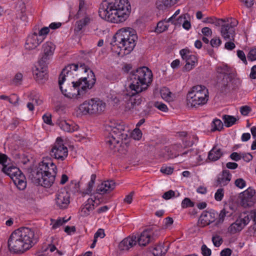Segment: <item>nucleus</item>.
Instances as JSON below:
<instances>
[{
  "label": "nucleus",
  "instance_id": "12",
  "mask_svg": "<svg viewBox=\"0 0 256 256\" xmlns=\"http://www.w3.org/2000/svg\"><path fill=\"white\" fill-rule=\"evenodd\" d=\"M56 46L54 44L47 42L42 45V57L38 60V64H48L49 60L52 58Z\"/></svg>",
  "mask_w": 256,
  "mask_h": 256
},
{
  "label": "nucleus",
  "instance_id": "13",
  "mask_svg": "<svg viewBox=\"0 0 256 256\" xmlns=\"http://www.w3.org/2000/svg\"><path fill=\"white\" fill-rule=\"evenodd\" d=\"M36 172V169L32 171V176L36 184L45 188H49L54 184L56 176L44 172V174H42V178L40 176L38 178V177H36V175L38 174Z\"/></svg>",
  "mask_w": 256,
  "mask_h": 256
},
{
  "label": "nucleus",
  "instance_id": "29",
  "mask_svg": "<svg viewBox=\"0 0 256 256\" xmlns=\"http://www.w3.org/2000/svg\"><path fill=\"white\" fill-rule=\"evenodd\" d=\"M2 170L6 175L8 176L12 180L14 178L17 177L19 174H21V173H22L21 170L17 167L8 166L6 165H4Z\"/></svg>",
  "mask_w": 256,
  "mask_h": 256
},
{
  "label": "nucleus",
  "instance_id": "20",
  "mask_svg": "<svg viewBox=\"0 0 256 256\" xmlns=\"http://www.w3.org/2000/svg\"><path fill=\"white\" fill-rule=\"evenodd\" d=\"M48 64H38V67L33 72L34 78L38 83H43L48 78Z\"/></svg>",
  "mask_w": 256,
  "mask_h": 256
},
{
  "label": "nucleus",
  "instance_id": "18",
  "mask_svg": "<svg viewBox=\"0 0 256 256\" xmlns=\"http://www.w3.org/2000/svg\"><path fill=\"white\" fill-rule=\"evenodd\" d=\"M180 54L182 58L186 60V64L184 66L186 70L190 71L192 69L197 62L196 57L194 55L190 54L189 51L186 49L180 50Z\"/></svg>",
  "mask_w": 256,
  "mask_h": 256
},
{
  "label": "nucleus",
  "instance_id": "50",
  "mask_svg": "<svg viewBox=\"0 0 256 256\" xmlns=\"http://www.w3.org/2000/svg\"><path fill=\"white\" fill-rule=\"evenodd\" d=\"M222 44V41L220 38H214L210 41V44L213 48H218Z\"/></svg>",
  "mask_w": 256,
  "mask_h": 256
},
{
  "label": "nucleus",
  "instance_id": "1",
  "mask_svg": "<svg viewBox=\"0 0 256 256\" xmlns=\"http://www.w3.org/2000/svg\"><path fill=\"white\" fill-rule=\"evenodd\" d=\"M58 79L62 94L70 98H83L96 82L94 72L82 63L72 64L65 66Z\"/></svg>",
  "mask_w": 256,
  "mask_h": 256
},
{
  "label": "nucleus",
  "instance_id": "53",
  "mask_svg": "<svg viewBox=\"0 0 256 256\" xmlns=\"http://www.w3.org/2000/svg\"><path fill=\"white\" fill-rule=\"evenodd\" d=\"M201 250L204 256H210L211 255L212 251L210 249L208 248L204 244L202 246Z\"/></svg>",
  "mask_w": 256,
  "mask_h": 256
},
{
  "label": "nucleus",
  "instance_id": "26",
  "mask_svg": "<svg viewBox=\"0 0 256 256\" xmlns=\"http://www.w3.org/2000/svg\"><path fill=\"white\" fill-rule=\"evenodd\" d=\"M137 238L136 236H132L125 238L120 243L119 248L121 250H128L136 244Z\"/></svg>",
  "mask_w": 256,
  "mask_h": 256
},
{
  "label": "nucleus",
  "instance_id": "47",
  "mask_svg": "<svg viewBox=\"0 0 256 256\" xmlns=\"http://www.w3.org/2000/svg\"><path fill=\"white\" fill-rule=\"evenodd\" d=\"M69 220L70 218L66 220H62L61 218L58 219L56 220H52V229H56L58 228H59L60 226Z\"/></svg>",
  "mask_w": 256,
  "mask_h": 256
},
{
  "label": "nucleus",
  "instance_id": "24",
  "mask_svg": "<svg viewBox=\"0 0 256 256\" xmlns=\"http://www.w3.org/2000/svg\"><path fill=\"white\" fill-rule=\"evenodd\" d=\"M232 175L228 170H223L222 173L217 176L216 186H226L230 181Z\"/></svg>",
  "mask_w": 256,
  "mask_h": 256
},
{
  "label": "nucleus",
  "instance_id": "27",
  "mask_svg": "<svg viewBox=\"0 0 256 256\" xmlns=\"http://www.w3.org/2000/svg\"><path fill=\"white\" fill-rule=\"evenodd\" d=\"M228 208L230 210V211H228V208L224 206L220 211V213L218 214V218H216V222L215 223L216 226H218L222 224L224 222L226 217H230L232 215L233 213L234 212V209L231 206H229Z\"/></svg>",
  "mask_w": 256,
  "mask_h": 256
},
{
  "label": "nucleus",
  "instance_id": "64",
  "mask_svg": "<svg viewBox=\"0 0 256 256\" xmlns=\"http://www.w3.org/2000/svg\"><path fill=\"white\" fill-rule=\"evenodd\" d=\"M252 158V156L250 153H242V158L246 162L250 161Z\"/></svg>",
  "mask_w": 256,
  "mask_h": 256
},
{
  "label": "nucleus",
  "instance_id": "61",
  "mask_svg": "<svg viewBox=\"0 0 256 256\" xmlns=\"http://www.w3.org/2000/svg\"><path fill=\"white\" fill-rule=\"evenodd\" d=\"M202 34L206 36H210L212 35V30L208 27H204L202 29Z\"/></svg>",
  "mask_w": 256,
  "mask_h": 256
},
{
  "label": "nucleus",
  "instance_id": "7",
  "mask_svg": "<svg viewBox=\"0 0 256 256\" xmlns=\"http://www.w3.org/2000/svg\"><path fill=\"white\" fill-rule=\"evenodd\" d=\"M251 219L254 222L253 229L256 231V210H254L241 213L236 222L228 228V232L234 234L241 231Z\"/></svg>",
  "mask_w": 256,
  "mask_h": 256
},
{
  "label": "nucleus",
  "instance_id": "44",
  "mask_svg": "<svg viewBox=\"0 0 256 256\" xmlns=\"http://www.w3.org/2000/svg\"><path fill=\"white\" fill-rule=\"evenodd\" d=\"M212 242L215 246L219 247L222 244L223 240L220 236L216 235L212 236Z\"/></svg>",
  "mask_w": 256,
  "mask_h": 256
},
{
  "label": "nucleus",
  "instance_id": "41",
  "mask_svg": "<svg viewBox=\"0 0 256 256\" xmlns=\"http://www.w3.org/2000/svg\"><path fill=\"white\" fill-rule=\"evenodd\" d=\"M96 178V174H92L90 177V180L88 182L87 188L86 190V194H90L92 192Z\"/></svg>",
  "mask_w": 256,
  "mask_h": 256
},
{
  "label": "nucleus",
  "instance_id": "6",
  "mask_svg": "<svg viewBox=\"0 0 256 256\" xmlns=\"http://www.w3.org/2000/svg\"><path fill=\"white\" fill-rule=\"evenodd\" d=\"M208 99V90L202 85L192 86L186 96L188 104L194 108H198L206 104Z\"/></svg>",
  "mask_w": 256,
  "mask_h": 256
},
{
  "label": "nucleus",
  "instance_id": "49",
  "mask_svg": "<svg viewBox=\"0 0 256 256\" xmlns=\"http://www.w3.org/2000/svg\"><path fill=\"white\" fill-rule=\"evenodd\" d=\"M224 195V189L222 188H218L214 194V198L216 201H221L223 198Z\"/></svg>",
  "mask_w": 256,
  "mask_h": 256
},
{
  "label": "nucleus",
  "instance_id": "21",
  "mask_svg": "<svg viewBox=\"0 0 256 256\" xmlns=\"http://www.w3.org/2000/svg\"><path fill=\"white\" fill-rule=\"evenodd\" d=\"M220 33L226 40H234L236 35L235 28L230 24L222 25Z\"/></svg>",
  "mask_w": 256,
  "mask_h": 256
},
{
  "label": "nucleus",
  "instance_id": "52",
  "mask_svg": "<svg viewBox=\"0 0 256 256\" xmlns=\"http://www.w3.org/2000/svg\"><path fill=\"white\" fill-rule=\"evenodd\" d=\"M132 135L134 139L139 140L142 138V132L140 129L136 128L132 132Z\"/></svg>",
  "mask_w": 256,
  "mask_h": 256
},
{
  "label": "nucleus",
  "instance_id": "42",
  "mask_svg": "<svg viewBox=\"0 0 256 256\" xmlns=\"http://www.w3.org/2000/svg\"><path fill=\"white\" fill-rule=\"evenodd\" d=\"M87 10V6L84 2V0H79L78 10L77 12V17L79 18L82 14H84V11Z\"/></svg>",
  "mask_w": 256,
  "mask_h": 256
},
{
  "label": "nucleus",
  "instance_id": "9",
  "mask_svg": "<svg viewBox=\"0 0 256 256\" xmlns=\"http://www.w3.org/2000/svg\"><path fill=\"white\" fill-rule=\"evenodd\" d=\"M110 6L120 22H124L128 17L131 6L128 0H108Z\"/></svg>",
  "mask_w": 256,
  "mask_h": 256
},
{
  "label": "nucleus",
  "instance_id": "35",
  "mask_svg": "<svg viewBox=\"0 0 256 256\" xmlns=\"http://www.w3.org/2000/svg\"><path fill=\"white\" fill-rule=\"evenodd\" d=\"M168 22H167V20H162L159 22L157 24L155 32L157 33L160 34L166 30L169 26Z\"/></svg>",
  "mask_w": 256,
  "mask_h": 256
},
{
  "label": "nucleus",
  "instance_id": "33",
  "mask_svg": "<svg viewBox=\"0 0 256 256\" xmlns=\"http://www.w3.org/2000/svg\"><path fill=\"white\" fill-rule=\"evenodd\" d=\"M13 182L18 188L20 190H24L26 186V178L24 175L22 173L17 177L14 178Z\"/></svg>",
  "mask_w": 256,
  "mask_h": 256
},
{
  "label": "nucleus",
  "instance_id": "25",
  "mask_svg": "<svg viewBox=\"0 0 256 256\" xmlns=\"http://www.w3.org/2000/svg\"><path fill=\"white\" fill-rule=\"evenodd\" d=\"M115 186L116 183L113 180L104 181L97 186L96 192L99 194H104L112 190Z\"/></svg>",
  "mask_w": 256,
  "mask_h": 256
},
{
  "label": "nucleus",
  "instance_id": "37",
  "mask_svg": "<svg viewBox=\"0 0 256 256\" xmlns=\"http://www.w3.org/2000/svg\"><path fill=\"white\" fill-rule=\"evenodd\" d=\"M146 230L147 231H148V233L150 234V237L152 242L155 240L160 235V230L159 228H156L154 227H152Z\"/></svg>",
  "mask_w": 256,
  "mask_h": 256
},
{
  "label": "nucleus",
  "instance_id": "43",
  "mask_svg": "<svg viewBox=\"0 0 256 256\" xmlns=\"http://www.w3.org/2000/svg\"><path fill=\"white\" fill-rule=\"evenodd\" d=\"M49 32V28L46 26L42 28L40 30H38V32L37 33L38 37L42 38L43 41L46 38V36L48 34Z\"/></svg>",
  "mask_w": 256,
  "mask_h": 256
},
{
  "label": "nucleus",
  "instance_id": "58",
  "mask_svg": "<svg viewBox=\"0 0 256 256\" xmlns=\"http://www.w3.org/2000/svg\"><path fill=\"white\" fill-rule=\"evenodd\" d=\"M105 236L106 234L104 233V230L102 228H99L95 233L94 238L96 240H97L98 238H102Z\"/></svg>",
  "mask_w": 256,
  "mask_h": 256
},
{
  "label": "nucleus",
  "instance_id": "56",
  "mask_svg": "<svg viewBox=\"0 0 256 256\" xmlns=\"http://www.w3.org/2000/svg\"><path fill=\"white\" fill-rule=\"evenodd\" d=\"M44 122L49 125H53L52 120V116L49 113H46L42 116Z\"/></svg>",
  "mask_w": 256,
  "mask_h": 256
},
{
  "label": "nucleus",
  "instance_id": "63",
  "mask_svg": "<svg viewBox=\"0 0 256 256\" xmlns=\"http://www.w3.org/2000/svg\"><path fill=\"white\" fill-rule=\"evenodd\" d=\"M230 158L232 160L234 161H238L242 158V154H238L236 152H233L230 155Z\"/></svg>",
  "mask_w": 256,
  "mask_h": 256
},
{
  "label": "nucleus",
  "instance_id": "59",
  "mask_svg": "<svg viewBox=\"0 0 256 256\" xmlns=\"http://www.w3.org/2000/svg\"><path fill=\"white\" fill-rule=\"evenodd\" d=\"M192 153L196 154V152L194 151V149L190 148L182 152L181 154H180V156H185L190 158L193 155Z\"/></svg>",
  "mask_w": 256,
  "mask_h": 256
},
{
  "label": "nucleus",
  "instance_id": "8",
  "mask_svg": "<svg viewBox=\"0 0 256 256\" xmlns=\"http://www.w3.org/2000/svg\"><path fill=\"white\" fill-rule=\"evenodd\" d=\"M106 104L98 98H92L80 105L78 110L84 115L98 114L103 112Z\"/></svg>",
  "mask_w": 256,
  "mask_h": 256
},
{
  "label": "nucleus",
  "instance_id": "10",
  "mask_svg": "<svg viewBox=\"0 0 256 256\" xmlns=\"http://www.w3.org/2000/svg\"><path fill=\"white\" fill-rule=\"evenodd\" d=\"M98 14L103 20L113 23L120 22L119 18L114 13L108 0L102 1L100 6Z\"/></svg>",
  "mask_w": 256,
  "mask_h": 256
},
{
  "label": "nucleus",
  "instance_id": "46",
  "mask_svg": "<svg viewBox=\"0 0 256 256\" xmlns=\"http://www.w3.org/2000/svg\"><path fill=\"white\" fill-rule=\"evenodd\" d=\"M194 206V203L192 202L189 198H184L182 202V206L183 208L188 207H193Z\"/></svg>",
  "mask_w": 256,
  "mask_h": 256
},
{
  "label": "nucleus",
  "instance_id": "60",
  "mask_svg": "<svg viewBox=\"0 0 256 256\" xmlns=\"http://www.w3.org/2000/svg\"><path fill=\"white\" fill-rule=\"evenodd\" d=\"M238 56L242 61L246 64H247L246 57L244 52L242 50H238L237 51Z\"/></svg>",
  "mask_w": 256,
  "mask_h": 256
},
{
  "label": "nucleus",
  "instance_id": "36",
  "mask_svg": "<svg viewBox=\"0 0 256 256\" xmlns=\"http://www.w3.org/2000/svg\"><path fill=\"white\" fill-rule=\"evenodd\" d=\"M174 4L172 0H158L156 2L157 7L160 10H164Z\"/></svg>",
  "mask_w": 256,
  "mask_h": 256
},
{
  "label": "nucleus",
  "instance_id": "62",
  "mask_svg": "<svg viewBox=\"0 0 256 256\" xmlns=\"http://www.w3.org/2000/svg\"><path fill=\"white\" fill-rule=\"evenodd\" d=\"M22 74L20 72L17 73L13 79V82L16 84H20V82L22 81Z\"/></svg>",
  "mask_w": 256,
  "mask_h": 256
},
{
  "label": "nucleus",
  "instance_id": "2",
  "mask_svg": "<svg viewBox=\"0 0 256 256\" xmlns=\"http://www.w3.org/2000/svg\"><path fill=\"white\" fill-rule=\"evenodd\" d=\"M152 72L146 66H142L132 71L128 77L130 92L126 94L130 96L126 108L128 110H138L137 106L145 100L140 94L146 91L152 81Z\"/></svg>",
  "mask_w": 256,
  "mask_h": 256
},
{
  "label": "nucleus",
  "instance_id": "48",
  "mask_svg": "<svg viewBox=\"0 0 256 256\" xmlns=\"http://www.w3.org/2000/svg\"><path fill=\"white\" fill-rule=\"evenodd\" d=\"M249 60L254 61L256 60V47L252 48L247 55Z\"/></svg>",
  "mask_w": 256,
  "mask_h": 256
},
{
  "label": "nucleus",
  "instance_id": "38",
  "mask_svg": "<svg viewBox=\"0 0 256 256\" xmlns=\"http://www.w3.org/2000/svg\"><path fill=\"white\" fill-rule=\"evenodd\" d=\"M212 132L220 131L223 128V124L219 119H214L211 124Z\"/></svg>",
  "mask_w": 256,
  "mask_h": 256
},
{
  "label": "nucleus",
  "instance_id": "15",
  "mask_svg": "<svg viewBox=\"0 0 256 256\" xmlns=\"http://www.w3.org/2000/svg\"><path fill=\"white\" fill-rule=\"evenodd\" d=\"M37 170L36 173H38V176L36 175V177L39 178L40 176H42V174L46 172L56 176L57 174V168L55 164L52 162H46L44 161L40 163L38 166L36 168Z\"/></svg>",
  "mask_w": 256,
  "mask_h": 256
},
{
  "label": "nucleus",
  "instance_id": "28",
  "mask_svg": "<svg viewBox=\"0 0 256 256\" xmlns=\"http://www.w3.org/2000/svg\"><path fill=\"white\" fill-rule=\"evenodd\" d=\"M94 201L92 198H88L80 207L81 216H88L90 212L94 209Z\"/></svg>",
  "mask_w": 256,
  "mask_h": 256
},
{
  "label": "nucleus",
  "instance_id": "55",
  "mask_svg": "<svg viewBox=\"0 0 256 256\" xmlns=\"http://www.w3.org/2000/svg\"><path fill=\"white\" fill-rule=\"evenodd\" d=\"M161 245L156 246L154 248L152 254L154 256H160L162 254V250Z\"/></svg>",
  "mask_w": 256,
  "mask_h": 256
},
{
  "label": "nucleus",
  "instance_id": "14",
  "mask_svg": "<svg viewBox=\"0 0 256 256\" xmlns=\"http://www.w3.org/2000/svg\"><path fill=\"white\" fill-rule=\"evenodd\" d=\"M70 203V194L64 188L60 189L56 194V204L60 209L67 208Z\"/></svg>",
  "mask_w": 256,
  "mask_h": 256
},
{
  "label": "nucleus",
  "instance_id": "4",
  "mask_svg": "<svg viewBox=\"0 0 256 256\" xmlns=\"http://www.w3.org/2000/svg\"><path fill=\"white\" fill-rule=\"evenodd\" d=\"M138 36L136 31L130 28H123L117 31L113 38L114 45L120 49L122 56L130 54L136 46Z\"/></svg>",
  "mask_w": 256,
  "mask_h": 256
},
{
  "label": "nucleus",
  "instance_id": "30",
  "mask_svg": "<svg viewBox=\"0 0 256 256\" xmlns=\"http://www.w3.org/2000/svg\"><path fill=\"white\" fill-rule=\"evenodd\" d=\"M148 231L146 230H144L139 236H136L138 237L136 240V243L138 242V245L140 246H145L149 243L151 242V240L150 238V234L148 233Z\"/></svg>",
  "mask_w": 256,
  "mask_h": 256
},
{
  "label": "nucleus",
  "instance_id": "32",
  "mask_svg": "<svg viewBox=\"0 0 256 256\" xmlns=\"http://www.w3.org/2000/svg\"><path fill=\"white\" fill-rule=\"evenodd\" d=\"M222 154V150L215 146L208 152V158L210 160L214 162L218 160Z\"/></svg>",
  "mask_w": 256,
  "mask_h": 256
},
{
  "label": "nucleus",
  "instance_id": "11",
  "mask_svg": "<svg viewBox=\"0 0 256 256\" xmlns=\"http://www.w3.org/2000/svg\"><path fill=\"white\" fill-rule=\"evenodd\" d=\"M50 156L60 161L64 160L68 156V150L64 144L63 140L58 137L56 138L52 148L50 150Z\"/></svg>",
  "mask_w": 256,
  "mask_h": 256
},
{
  "label": "nucleus",
  "instance_id": "5",
  "mask_svg": "<svg viewBox=\"0 0 256 256\" xmlns=\"http://www.w3.org/2000/svg\"><path fill=\"white\" fill-rule=\"evenodd\" d=\"M108 136L106 139V146L110 154H115L120 150L121 144L128 136V129L122 123L110 122Z\"/></svg>",
  "mask_w": 256,
  "mask_h": 256
},
{
  "label": "nucleus",
  "instance_id": "54",
  "mask_svg": "<svg viewBox=\"0 0 256 256\" xmlns=\"http://www.w3.org/2000/svg\"><path fill=\"white\" fill-rule=\"evenodd\" d=\"M234 184L238 188H242L246 186V182L244 179L239 178L235 180Z\"/></svg>",
  "mask_w": 256,
  "mask_h": 256
},
{
  "label": "nucleus",
  "instance_id": "19",
  "mask_svg": "<svg viewBox=\"0 0 256 256\" xmlns=\"http://www.w3.org/2000/svg\"><path fill=\"white\" fill-rule=\"evenodd\" d=\"M74 18L80 19L76 22L74 26V32L76 34L82 32V29L88 25L92 20L90 16L86 14V10L84 11V14L80 15L79 18L77 17V14L74 16Z\"/></svg>",
  "mask_w": 256,
  "mask_h": 256
},
{
  "label": "nucleus",
  "instance_id": "16",
  "mask_svg": "<svg viewBox=\"0 0 256 256\" xmlns=\"http://www.w3.org/2000/svg\"><path fill=\"white\" fill-rule=\"evenodd\" d=\"M218 216V213L214 210L203 212L198 220V226L203 228L214 222H216Z\"/></svg>",
  "mask_w": 256,
  "mask_h": 256
},
{
  "label": "nucleus",
  "instance_id": "17",
  "mask_svg": "<svg viewBox=\"0 0 256 256\" xmlns=\"http://www.w3.org/2000/svg\"><path fill=\"white\" fill-rule=\"evenodd\" d=\"M255 190L251 188H248L242 192V197L241 204L242 206L250 207L252 206L256 202V196Z\"/></svg>",
  "mask_w": 256,
  "mask_h": 256
},
{
  "label": "nucleus",
  "instance_id": "57",
  "mask_svg": "<svg viewBox=\"0 0 256 256\" xmlns=\"http://www.w3.org/2000/svg\"><path fill=\"white\" fill-rule=\"evenodd\" d=\"M174 195L175 192L174 190H169L168 191L165 192L162 197L163 198L168 200L174 196Z\"/></svg>",
  "mask_w": 256,
  "mask_h": 256
},
{
  "label": "nucleus",
  "instance_id": "40",
  "mask_svg": "<svg viewBox=\"0 0 256 256\" xmlns=\"http://www.w3.org/2000/svg\"><path fill=\"white\" fill-rule=\"evenodd\" d=\"M174 147L172 148H168L166 147L165 148V154L164 157L167 159L170 158H176L180 156V154L177 152H173Z\"/></svg>",
  "mask_w": 256,
  "mask_h": 256
},
{
  "label": "nucleus",
  "instance_id": "23",
  "mask_svg": "<svg viewBox=\"0 0 256 256\" xmlns=\"http://www.w3.org/2000/svg\"><path fill=\"white\" fill-rule=\"evenodd\" d=\"M42 42V38L38 37L36 32H34L28 38L26 43V48L29 50L34 49Z\"/></svg>",
  "mask_w": 256,
  "mask_h": 256
},
{
  "label": "nucleus",
  "instance_id": "51",
  "mask_svg": "<svg viewBox=\"0 0 256 256\" xmlns=\"http://www.w3.org/2000/svg\"><path fill=\"white\" fill-rule=\"evenodd\" d=\"M251 111V108L248 106H244L240 108V112L244 116H248Z\"/></svg>",
  "mask_w": 256,
  "mask_h": 256
},
{
  "label": "nucleus",
  "instance_id": "3",
  "mask_svg": "<svg viewBox=\"0 0 256 256\" xmlns=\"http://www.w3.org/2000/svg\"><path fill=\"white\" fill-rule=\"evenodd\" d=\"M37 242L34 230L22 227L14 230L8 242L9 250L12 254H22L31 248Z\"/></svg>",
  "mask_w": 256,
  "mask_h": 256
},
{
  "label": "nucleus",
  "instance_id": "39",
  "mask_svg": "<svg viewBox=\"0 0 256 256\" xmlns=\"http://www.w3.org/2000/svg\"><path fill=\"white\" fill-rule=\"evenodd\" d=\"M0 99L8 101L10 104L16 105L18 103V97L15 94H12L11 97L5 95H1Z\"/></svg>",
  "mask_w": 256,
  "mask_h": 256
},
{
  "label": "nucleus",
  "instance_id": "22",
  "mask_svg": "<svg viewBox=\"0 0 256 256\" xmlns=\"http://www.w3.org/2000/svg\"><path fill=\"white\" fill-rule=\"evenodd\" d=\"M56 124L60 129L68 132H72L78 130V126L74 124L72 122L62 119H58L56 120Z\"/></svg>",
  "mask_w": 256,
  "mask_h": 256
},
{
  "label": "nucleus",
  "instance_id": "34",
  "mask_svg": "<svg viewBox=\"0 0 256 256\" xmlns=\"http://www.w3.org/2000/svg\"><path fill=\"white\" fill-rule=\"evenodd\" d=\"M222 120L226 127L229 128L234 125L238 120L236 118L230 115H224Z\"/></svg>",
  "mask_w": 256,
  "mask_h": 256
},
{
  "label": "nucleus",
  "instance_id": "45",
  "mask_svg": "<svg viewBox=\"0 0 256 256\" xmlns=\"http://www.w3.org/2000/svg\"><path fill=\"white\" fill-rule=\"evenodd\" d=\"M154 106L164 112H166L168 110L166 105L162 102H156L154 104Z\"/></svg>",
  "mask_w": 256,
  "mask_h": 256
},
{
  "label": "nucleus",
  "instance_id": "31",
  "mask_svg": "<svg viewBox=\"0 0 256 256\" xmlns=\"http://www.w3.org/2000/svg\"><path fill=\"white\" fill-rule=\"evenodd\" d=\"M180 12V10H176L174 14L167 20V22H170L174 25H177L178 24H180L183 20L187 19V18L190 17V15L188 14H184L178 16V18H176V16Z\"/></svg>",
  "mask_w": 256,
  "mask_h": 256
}]
</instances>
